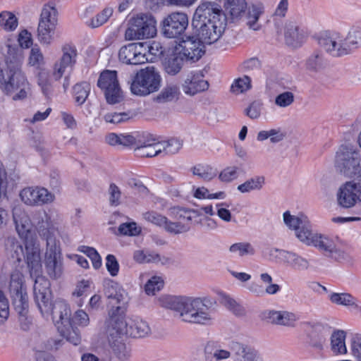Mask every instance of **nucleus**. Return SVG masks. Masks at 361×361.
Returning a JSON list of instances; mask_svg holds the SVG:
<instances>
[{
	"instance_id": "1",
	"label": "nucleus",
	"mask_w": 361,
	"mask_h": 361,
	"mask_svg": "<svg viewBox=\"0 0 361 361\" xmlns=\"http://www.w3.org/2000/svg\"><path fill=\"white\" fill-rule=\"evenodd\" d=\"M5 59L0 63V88L7 95H12L15 101L25 99L30 90L29 82L22 71L23 51L7 45Z\"/></svg>"
},
{
	"instance_id": "2",
	"label": "nucleus",
	"mask_w": 361,
	"mask_h": 361,
	"mask_svg": "<svg viewBox=\"0 0 361 361\" xmlns=\"http://www.w3.org/2000/svg\"><path fill=\"white\" fill-rule=\"evenodd\" d=\"M39 221L36 228L39 236L46 240V250L44 264L47 274L51 279H58L63 273V257L60 241L57 219L51 214L46 212L37 214Z\"/></svg>"
},
{
	"instance_id": "3",
	"label": "nucleus",
	"mask_w": 361,
	"mask_h": 361,
	"mask_svg": "<svg viewBox=\"0 0 361 361\" xmlns=\"http://www.w3.org/2000/svg\"><path fill=\"white\" fill-rule=\"evenodd\" d=\"M226 26V16L216 3L202 2L196 8L192 27L196 37L205 44L216 42L221 37Z\"/></svg>"
},
{
	"instance_id": "4",
	"label": "nucleus",
	"mask_w": 361,
	"mask_h": 361,
	"mask_svg": "<svg viewBox=\"0 0 361 361\" xmlns=\"http://www.w3.org/2000/svg\"><path fill=\"white\" fill-rule=\"evenodd\" d=\"M159 302L161 307L177 312L185 322L205 324L212 319L210 308L200 298L164 295Z\"/></svg>"
},
{
	"instance_id": "5",
	"label": "nucleus",
	"mask_w": 361,
	"mask_h": 361,
	"mask_svg": "<svg viewBox=\"0 0 361 361\" xmlns=\"http://www.w3.org/2000/svg\"><path fill=\"white\" fill-rule=\"evenodd\" d=\"M32 278L35 279V300L42 316H51L53 320L56 319L58 322L63 319L68 320L71 313L67 303L62 300H57L54 302L51 300L49 281L42 276V274Z\"/></svg>"
},
{
	"instance_id": "6",
	"label": "nucleus",
	"mask_w": 361,
	"mask_h": 361,
	"mask_svg": "<svg viewBox=\"0 0 361 361\" xmlns=\"http://www.w3.org/2000/svg\"><path fill=\"white\" fill-rule=\"evenodd\" d=\"M125 312L124 307L117 306L109 312V318L105 322L109 335L128 334L134 338H143L150 334L151 329L147 322L139 317H132L126 321Z\"/></svg>"
},
{
	"instance_id": "7",
	"label": "nucleus",
	"mask_w": 361,
	"mask_h": 361,
	"mask_svg": "<svg viewBox=\"0 0 361 361\" xmlns=\"http://www.w3.org/2000/svg\"><path fill=\"white\" fill-rule=\"evenodd\" d=\"M157 20L148 13H140L131 17L125 30L124 38L127 41L147 39L157 35Z\"/></svg>"
},
{
	"instance_id": "8",
	"label": "nucleus",
	"mask_w": 361,
	"mask_h": 361,
	"mask_svg": "<svg viewBox=\"0 0 361 361\" xmlns=\"http://www.w3.org/2000/svg\"><path fill=\"white\" fill-rule=\"evenodd\" d=\"M161 82L160 73L154 66L140 69L131 76L128 82L131 93L140 97H145L158 91Z\"/></svg>"
},
{
	"instance_id": "9",
	"label": "nucleus",
	"mask_w": 361,
	"mask_h": 361,
	"mask_svg": "<svg viewBox=\"0 0 361 361\" xmlns=\"http://www.w3.org/2000/svg\"><path fill=\"white\" fill-rule=\"evenodd\" d=\"M361 152L350 143L341 145L336 152L334 166L336 171L345 177L351 178L360 171Z\"/></svg>"
},
{
	"instance_id": "10",
	"label": "nucleus",
	"mask_w": 361,
	"mask_h": 361,
	"mask_svg": "<svg viewBox=\"0 0 361 361\" xmlns=\"http://www.w3.org/2000/svg\"><path fill=\"white\" fill-rule=\"evenodd\" d=\"M317 41L320 49L334 58L351 54L345 32L325 31L318 36Z\"/></svg>"
},
{
	"instance_id": "11",
	"label": "nucleus",
	"mask_w": 361,
	"mask_h": 361,
	"mask_svg": "<svg viewBox=\"0 0 361 361\" xmlns=\"http://www.w3.org/2000/svg\"><path fill=\"white\" fill-rule=\"evenodd\" d=\"M58 23V11L51 3L45 4L40 14L37 27V39L45 45H49L53 39Z\"/></svg>"
},
{
	"instance_id": "12",
	"label": "nucleus",
	"mask_w": 361,
	"mask_h": 361,
	"mask_svg": "<svg viewBox=\"0 0 361 361\" xmlns=\"http://www.w3.org/2000/svg\"><path fill=\"white\" fill-rule=\"evenodd\" d=\"M97 85L104 92L108 103L114 104L121 102L122 92L116 71L106 70L103 71L100 74Z\"/></svg>"
},
{
	"instance_id": "13",
	"label": "nucleus",
	"mask_w": 361,
	"mask_h": 361,
	"mask_svg": "<svg viewBox=\"0 0 361 361\" xmlns=\"http://www.w3.org/2000/svg\"><path fill=\"white\" fill-rule=\"evenodd\" d=\"M316 237L311 246L315 247L324 255L338 262H347L350 259V254L337 247L332 238L320 233Z\"/></svg>"
},
{
	"instance_id": "14",
	"label": "nucleus",
	"mask_w": 361,
	"mask_h": 361,
	"mask_svg": "<svg viewBox=\"0 0 361 361\" xmlns=\"http://www.w3.org/2000/svg\"><path fill=\"white\" fill-rule=\"evenodd\" d=\"M61 56L55 61L52 68V76L60 80L67 70H72L77 62L78 51L75 45L65 44L61 47Z\"/></svg>"
},
{
	"instance_id": "15",
	"label": "nucleus",
	"mask_w": 361,
	"mask_h": 361,
	"mask_svg": "<svg viewBox=\"0 0 361 361\" xmlns=\"http://www.w3.org/2000/svg\"><path fill=\"white\" fill-rule=\"evenodd\" d=\"M188 16L183 12H172L161 23L163 35L168 38L180 36L188 26Z\"/></svg>"
},
{
	"instance_id": "16",
	"label": "nucleus",
	"mask_w": 361,
	"mask_h": 361,
	"mask_svg": "<svg viewBox=\"0 0 361 361\" xmlns=\"http://www.w3.org/2000/svg\"><path fill=\"white\" fill-rule=\"evenodd\" d=\"M118 59L128 65L142 64L148 61L145 43L133 42L123 45L118 51Z\"/></svg>"
},
{
	"instance_id": "17",
	"label": "nucleus",
	"mask_w": 361,
	"mask_h": 361,
	"mask_svg": "<svg viewBox=\"0 0 361 361\" xmlns=\"http://www.w3.org/2000/svg\"><path fill=\"white\" fill-rule=\"evenodd\" d=\"M8 289L13 305L28 302L25 279L21 271L15 269L11 271Z\"/></svg>"
},
{
	"instance_id": "18",
	"label": "nucleus",
	"mask_w": 361,
	"mask_h": 361,
	"mask_svg": "<svg viewBox=\"0 0 361 361\" xmlns=\"http://www.w3.org/2000/svg\"><path fill=\"white\" fill-rule=\"evenodd\" d=\"M25 259L30 277L42 274L40 245L38 242L30 239L25 242Z\"/></svg>"
},
{
	"instance_id": "19",
	"label": "nucleus",
	"mask_w": 361,
	"mask_h": 361,
	"mask_svg": "<svg viewBox=\"0 0 361 361\" xmlns=\"http://www.w3.org/2000/svg\"><path fill=\"white\" fill-rule=\"evenodd\" d=\"M21 200L30 206L43 205L51 203L54 200V195L44 188H25L20 192Z\"/></svg>"
},
{
	"instance_id": "20",
	"label": "nucleus",
	"mask_w": 361,
	"mask_h": 361,
	"mask_svg": "<svg viewBox=\"0 0 361 361\" xmlns=\"http://www.w3.org/2000/svg\"><path fill=\"white\" fill-rule=\"evenodd\" d=\"M259 317L267 323L288 327H293L299 320V317L289 311L266 310L262 311Z\"/></svg>"
},
{
	"instance_id": "21",
	"label": "nucleus",
	"mask_w": 361,
	"mask_h": 361,
	"mask_svg": "<svg viewBox=\"0 0 361 361\" xmlns=\"http://www.w3.org/2000/svg\"><path fill=\"white\" fill-rule=\"evenodd\" d=\"M361 188L359 184L352 181L342 185L337 192L338 205L343 208H350L355 206L359 200Z\"/></svg>"
},
{
	"instance_id": "22",
	"label": "nucleus",
	"mask_w": 361,
	"mask_h": 361,
	"mask_svg": "<svg viewBox=\"0 0 361 361\" xmlns=\"http://www.w3.org/2000/svg\"><path fill=\"white\" fill-rule=\"evenodd\" d=\"M283 35L286 44L293 47L301 46L305 39V32L303 28L294 19H289L285 23Z\"/></svg>"
},
{
	"instance_id": "23",
	"label": "nucleus",
	"mask_w": 361,
	"mask_h": 361,
	"mask_svg": "<svg viewBox=\"0 0 361 361\" xmlns=\"http://www.w3.org/2000/svg\"><path fill=\"white\" fill-rule=\"evenodd\" d=\"M208 87L209 83L204 79V75L200 71L190 72L182 84L183 91L188 95H195L205 91Z\"/></svg>"
},
{
	"instance_id": "24",
	"label": "nucleus",
	"mask_w": 361,
	"mask_h": 361,
	"mask_svg": "<svg viewBox=\"0 0 361 361\" xmlns=\"http://www.w3.org/2000/svg\"><path fill=\"white\" fill-rule=\"evenodd\" d=\"M13 221L16 231L22 239L28 240V235L32 228V223L28 214L20 207L12 210Z\"/></svg>"
},
{
	"instance_id": "25",
	"label": "nucleus",
	"mask_w": 361,
	"mask_h": 361,
	"mask_svg": "<svg viewBox=\"0 0 361 361\" xmlns=\"http://www.w3.org/2000/svg\"><path fill=\"white\" fill-rule=\"evenodd\" d=\"M202 40L197 37H188L186 40H183L180 44V53L188 60L193 61H198L204 54V46Z\"/></svg>"
},
{
	"instance_id": "26",
	"label": "nucleus",
	"mask_w": 361,
	"mask_h": 361,
	"mask_svg": "<svg viewBox=\"0 0 361 361\" xmlns=\"http://www.w3.org/2000/svg\"><path fill=\"white\" fill-rule=\"evenodd\" d=\"M231 350L234 361H264L263 357L257 350L243 343L233 342Z\"/></svg>"
},
{
	"instance_id": "27",
	"label": "nucleus",
	"mask_w": 361,
	"mask_h": 361,
	"mask_svg": "<svg viewBox=\"0 0 361 361\" xmlns=\"http://www.w3.org/2000/svg\"><path fill=\"white\" fill-rule=\"evenodd\" d=\"M245 16L247 26L254 30L258 31L262 28V25L259 23L260 17L264 13V6L260 3H254L247 6Z\"/></svg>"
},
{
	"instance_id": "28",
	"label": "nucleus",
	"mask_w": 361,
	"mask_h": 361,
	"mask_svg": "<svg viewBox=\"0 0 361 361\" xmlns=\"http://www.w3.org/2000/svg\"><path fill=\"white\" fill-rule=\"evenodd\" d=\"M104 294L109 300V305L111 307L109 312L114 308L116 309L117 306L124 307L125 292L123 289L116 283L110 281L108 282L104 287Z\"/></svg>"
},
{
	"instance_id": "29",
	"label": "nucleus",
	"mask_w": 361,
	"mask_h": 361,
	"mask_svg": "<svg viewBox=\"0 0 361 361\" xmlns=\"http://www.w3.org/2000/svg\"><path fill=\"white\" fill-rule=\"evenodd\" d=\"M159 142H156L154 139H147L145 140H138L135 150L137 154L143 157H153L159 154Z\"/></svg>"
},
{
	"instance_id": "30",
	"label": "nucleus",
	"mask_w": 361,
	"mask_h": 361,
	"mask_svg": "<svg viewBox=\"0 0 361 361\" xmlns=\"http://www.w3.org/2000/svg\"><path fill=\"white\" fill-rule=\"evenodd\" d=\"M329 300L337 305L345 306L361 312V302L350 293H332L329 295Z\"/></svg>"
},
{
	"instance_id": "31",
	"label": "nucleus",
	"mask_w": 361,
	"mask_h": 361,
	"mask_svg": "<svg viewBox=\"0 0 361 361\" xmlns=\"http://www.w3.org/2000/svg\"><path fill=\"white\" fill-rule=\"evenodd\" d=\"M247 6L246 0H225L224 2V8L233 21L242 18Z\"/></svg>"
},
{
	"instance_id": "32",
	"label": "nucleus",
	"mask_w": 361,
	"mask_h": 361,
	"mask_svg": "<svg viewBox=\"0 0 361 361\" xmlns=\"http://www.w3.org/2000/svg\"><path fill=\"white\" fill-rule=\"evenodd\" d=\"M71 316L68 320L66 321L63 319L61 321L53 320L56 323L61 322L63 326H59V331L61 335L65 338L68 342L73 343L75 345H78L80 343V333L77 327H73L70 323Z\"/></svg>"
},
{
	"instance_id": "33",
	"label": "nucleus",
	"mask_w": 361,
	"mask_h": 361,
	"mask_svg": "<svg viewBox=\"0 0 361 361\" xmlns=\"http://www.w3.org/2000/svg\"><path fill=\"white\" fill-rule=\"evenodd\" d=\"M171 214L178 222L188 224L189 230L192 223L195 224V221L197 220L198 217L201 216L200 210L186 209L180 207H173L171 209Z\"/></svg>"
},
{
	"instance_id": "34",
	"label": "nucleus",
	"mask_w": 361,
	"mask_h": 361,
	"mask_svg": "<svg viewBox=\"0 0 361 361\" xmlns=\"http://www.w3.org/2000/svg\"><path fill=\"white\" fill-rule=\"evenodd\" d=\"M346 334L343 330H335L331 335V350L335 355H345L347 353L345 345Z\"/></svg>"
},
{
	"instance_id": "35",
	"label": "nucleus",
	"mask_w": 361,
	"mask_h": 361,
	"mask_svg": "<svg viewBox=\"0 0 361 361\" xmlns=\"http://www.w3.org/2000/svg\"><path fill=\"white\" fill-rule=\"evenodd\" d=\"M327 66V61L324 54L315 51L310 55L305 61L306 68L312 72H319L324 69Z\"/></svg>"
},
{
	"instance_id": "36",
	"label": "nucleus",
	"mask_w": 361,
	"mask_h": 361,
	"mask_svg": "<svg viewBox=\"0 0 361 361\" xmlns=\"http://www.w3.org/2000/svg\"><path fill=\"white\" fill-rule=\"evenodd\" d=\"M18 26V18L13 12L3 11L0 12V28L6 32L15 31Z\"/></svg>"
},
{
	"instance_id": "37",
	"label": "nucleus",
	"mask_w": 361,
	"mask_h": 361,
	"mask_svg": "<svg viewBox=\"0 0 361 361\" xmlns=\"http://www.w3.org/2000/svg\"><path fill=\"white\" fill-rule=\"evenodd\" d=\"M318 234L319 233L312 229L309 219H307L295 233L297 238L307 246H311L312 244H313V240L316 239V236H317Z\"/></svg>"
},
{
	"instance_id": "38",
	"label": "nucleus",
	"mask_w": 361,
	"mask_h": 361,
	"mask_svg": "<svg viewBox=\"0 0 361 361\" xmlns=\"http://www.w3.org/2000/svg\"><path fill=\"white\" fill-rule=\"evenodd\" d=\"M179 86L176 84H167L157 96L156 100L159 102H169L177 100L180 96Z\"/></svg>"
},
{
	"instance_id": "39",
	"label": "nucleus",
	"mask_w": 361,
	"mask_h": 361,
	"mask_svg": "<svg viewBox=\"0 0 361 361\" xmlns=\"http://www.w3.org/2000/svg\"><path fill=\"white\" fill-rule=\"evenodd\" d=\"M264 184L265 178L263 176H256L238 185L237 190L241 193H248L254 190H260Z\"/></svg>"
},
{
	"instance_id": "40",
	"label": "nucleus",
	"mask_w": 361,
	"mask_h": 361,
	"mask_svg": "<svg viewBox=\"0 0 361 361\" xmlns=\"http://www.w3.org/2000/svg\"><path fill=\"white\" fill-rule=\"evenodd\" d=\"M284 256V261L292 269L298 271H303L309 267L308 261L295 252L286 251Z\"/></svg>"
},
{
	"instance_id": "41",
	"label": "nucleus",
	"mask_w": 361,
	"mask_h": 361,
	"mask_svg": "<svg viewBox=\"0 0 361 361\" xmlns=\"http://www.w3.org/2000/svg\"><path fill=\"white\" fill-rule=\"evenodd\" d=\"M18 314V320L20 329L25 331H29L32 326V319L27 316L29 310L28 302H23L18 305H13Z\"/></svg>"
},
{
	"instance_id": "42",
	"label": "nucleus",
	"mask_w": 361,
	"mask_h": 361,
	"mask_svg": "<svg viewBox=\"0 0 361 361\" xmlns=\"http://www.w3.org/2000/svg\"><path fill=\"white\" fill-rule=\"evenodd\" d=\"M194 176L209 181L217 175V170L209 164H197L191 169Z\"/></svg>"
},
{
	"instance_id": "43",
	"label": "nucleus",
	"mask_w": 361,
	"mask_h": 361,
	"mask_svg": "<svg viewBox=\"0 0 361 361\" xmlns=\"http://www.w3.org/2000/svg\"><path fill=\"white\" fill-rule=\"evenodd\" d=\"M113 13L114 8L112 7H105L90 20L87 25L91 28L99 27L109 20L112 16Z\"/></svg>"
},
{
	"instance_id": "44",
	"label": "nucleus",
	"mask_w": 361,
	"mask_h": 361,
	"mask_svg": "<svg viewBox=\"0 0 361 361\" xmlns=\"http://www.w3.org/2000/svg\"><path fill=\"white\" fill-rule=\"evenodd\" d=\"M351 53L361 49V25H353L345 33Z\"/></svg>"
},
{
	"instance_id": "45",
	"label": "nucleus",
	"mask_w": 361,
	"mask_h": 361,
	"mask_svg": "<svg viewBox=\"0 0 361 361\" xmlns=\"http://www.w3.org/2000/svg\"><path fill=\"white\" fill-rule=\"evenodd\" d=\"M134 259L138 263H157L161 261V256L151 250H136L133 254Z\"/></svg>"
},
{
	"instance_id": "46",
	"label": "nucleus",
	"mask_w": 361,
	"mask_h": 361,
	"mask_svg": "<svg viewBox=\"0 0 361 361\" xmlns=\"http://www.w3.org/2000/svg\"><path fill=\"white\" fill-rule=\"evenodd\" d=\"M183 65V58L180 55L173 54L166 60L164 63V70L167 74L175 75L180 71Z\"/></svg>"
},
{
	"instance_id": "47",
	"label": "nucleus",
	"mask_w": 361,
	"mask_h": 361,
	"mask_svg": "<svg viewBox=\"0 0 361 361\" xmlns=\"http://www.w3.org/2000/svg\"><path fill=\"white\" fill-rule=\"evenodd\" d=\"M313 328L315 332H319L320 334L317 338L312 334L310 338V345L313 348L322 350L325 343V337L328 334L329 329L319 324H315Z\"/></svg>"
},
{
	"instance_id": "48",
	"label": "nucleus",
	"mask_w": 361,
	"mask_h": 361,
	"mask_svg": "<svg viewBox=\"0 0 361 361\" xmlns=\"http://www.w3.org/2000/svg\"><path fill=\"white\" fill-rule=\"evenodd\" d=\"M45 64L44 54L37 44L33 46L30 51L28 65L37 69H40Z\"/></svg>"
},
{
	"instance_id": "49",
	"label": "nucleus",
	"mask_w": 361,
	"mask_h": 361,
	"mask_svg": "<svg viewBox=\"0 0 361 361\" xmlns=\"http://www.w3.org/2000/svg\"><path fill=\"white\" fill-rule=\"evenodd\" d=\"M90 85L87 82L76 84L73 87V94L75 102L78 105L82 104L87 99L90 92Z\"/></svg>"
},
{
	"instance_id": "50",
	"label": "nucleus",
	"mask_w": 361,
	"mask_h": 361,
	"mask_svg": "<svg viewBox=\"0 0 361 361\" xmlns=\"http://www.w3.org/2000/svg\"><path fill=\"white\" fill-rule=\"evenodd\" d=\"M307 219L308 218L303 214L296 216L291 215L288 211L283 214L284 223L289 228L294 230L295 233Z\"/></svg>"
},
{
	"instance_id": "51",
	"label": "nucleus",
	"mask_w": 361,
	"mask_h": 361,
	"mask_svg": "<svg viewBox=\"0 0 361 361\" xmlns=\"http://www.w3.org/2000/svg\"><path fill=\"white\" fill-rule=\"evenodd\" d=\"M284 137V133L280 129H270L259 131L257 134V139L258 141H264L269 138L272 143H276L281 141Z\"/></svg>"
},
{
	"instance_id": "52",
	"label": "nucleus",
	"mask_w": 361,
	"mask_h": 361,
	"mask_svg": "<svg viewBox=\"0 0 361 361\" xmlns=\"http://www.w3.org/2000/svg\"><path fill=\"white\" fill-rule=\"evenodd\" d=\"M8 253L11 257L18 262H20L25 258V253L22 243L15 239L10 240Z\"/></svg>"
},
{
	"instance_id": "53",
	"label": "nucleus",
	"mask_w": 361,
	"mask_h": 361,
	"mask_svg": "<svg viewBox=\"0 0 361 361\" xmlns=\"http://www.w3.org/2000/svg\"><path fill=\"white\" fill-rule=\"evenodd\" d=\"M221 303L237 316H241L245 314L244 308L233 298L227 295H221Z\"/></svg>"
},
{
	"instance_id": "54",
	"label": "nucleus",
	"mask_w": 361,
	"mask_h": 361,
	"mask_svg": "<svg viewBox=\"0 0 361 361\" xmlns=\"http://www.w3.org/2000/svg\"><path fill=\"white\" fill-rule=\"evenodd\" d=\"M229 251L231 253H237L240 257L255 254V250L250 243H234L230 246Z\"/></svg>"
},
{
	"instance_id": "55",
	"label": "nucleus",
	"mask_w": 361,
	"mask_h": 361,
	"mask_svg": "<svg viewBox=\"0 0 361 361\" xmlns=\"http://www.w3.org/2000/svg\"><path fill=\"white\" fill-rule=\"evenodd\" d=\"M160 152L164 154H174L177 153L182 147V142L176 138H172L165 142H159Z\"/></svg>"
},
{
	"instance_id": "56",
	"label": "nucleus",
	"mask_w": 361,
	"mask_h": 361,
	"mask_svg": "<svg viewBox=\"0 0 361 361\" xmlns=\"http://www.w3.org/2000/svg\"><path fill=\"white\" fill-rule=\"evenodd\" d=\"M164 230L171 234L177 235L188 232L189 226L188 224L178 222L177 220L171 221L167 219Z\"/></svg>"
},
{
	"instance_id": "57",
	"label": "nucleus",
	"mask_w": 361,
	"mask_h": 361,
	"mask_svg": "<svg viewBox=\"0 0 361 361\" xmlns=\"http://www.w3.org/2000/svg\"><path fill=\"white\" fill-rule=\"evenodd\" d=\"M239 176V168L236 166H229L224 169L219 175L221 182L230 183Z\"/></svg>"
},
{
	"instance_id": "58",
	"label": "nucleus",
	"mask_w": 361,
	"mask_h": 361,
	"mask_svg": "<svg viewBox=\"0 0 361 361\" xmlns=\"http://www.w3.org/2000/svg\"><path fill=\"white\" fill-rule=\"evenodd\" d=\"M164 286V280L160 276H152L145 286V290L147 295H154Z\"/></svg>"
},
{
	"instance_id": "59",
	"label": "nucleus",
	"mask_w": 361,
	"mask_h": 361,
	"mask_svg": "<svg viewBox=\"0 0 361 361\" xmlns=\"http://www.w3.org/2000/svg\"><path fill=\"white\" fill-rule=\"evenodd\" d=\"M226 193L220 191L215 193H210L204 187L197 188L194 192V197L197 199H218L223 200L226 197Z\"/></svg>"
},
{
	"instance_id": "60",
	"label": "nucleus",
	"mask_w": 361,
	"mask_h": 361,
	"mask_svg": "<svg viewBox=\"0 0 361 361\" xmlns=\"http://www.w3.org/2000/svg\"><path fill=\"white\" fill-rule=\"evenodd\" d=\"M251 80L248 76L236 79L231 85V91L235 94H241L251 88Z\"/></svg>"
},
{
	"instance_id": "61",
	"label": "nucleus",
	"mask_w": 361,
	"mask_h": 361,
	"mask_svg": "<svg viewBox=\"0 0 361 361\" xmlns=\"http://www.w3.org/2000/svg\"><path fill=\"white\" fill-rule=\"evenodd\" d=\"M144 219L157 226L164 228L167 218L155 212H147L143 214Z\"/></svg>"
},
{
	"instance_id": "62",
	"label": "nucleus",
	"mask_w": 361,
	"mask_h": 361,
	"mask_svg": "<svg viewBox=\"0 0 361 361\" xmlns=\"http://www.w3.org/2000/svg\"><path fill=\"white\" fill-rule=\"evenodd\" d=\"M80 250L91 259L94 269H97L102 266V258L94 248L83 246Z\"/></svg>"
},
{
	"instance_id": "63",
	"label": "nucleus",
	"mask_w": 361,
	"mask_h": 361,
	"mask_svg": "<svg viewBox=\"0 0 361 361\" xmlns=\"http://www.w3.org/2000/svg\"><path fill=\"white\" fill-rule=\"evenodd\" d=\"M350 351L356 361H361V334H357L350 339Z\"/></svg>"
},
{
	"instance_id": "64",
	"label": "nucleus",
	"mask_w": 361,
	"mask_h": 361,
	"mask_svg": "<svg viewBox=\"0 0 361 361\" xmlns=\"http://www.w3.org/2000/svg\"><path fill=\"white\" fill-rule=\"evenodd\" d=\"M294 102V94L291 92H284L275 98V104L279 107L285 108L291 105Z\"/></svg>"
}]
</instances>
